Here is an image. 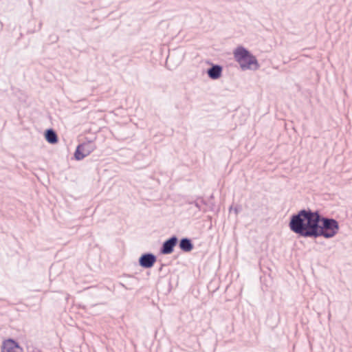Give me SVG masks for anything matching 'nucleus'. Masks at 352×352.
<instances>
[{"instance_id": "nucleus-6", "label": "nucleus", "mask_w": 352, "mask_h": 352, "mask_svg": "<svg viewBox=\"0 0 352 352\" xmlns=\"http://www.w3.org/2000/svg\"><path fill=\"white\" fill-rule=\"evenodd\" d=\"M1 352H23V349L16 340L8 338L3 341Z\"/></svg>"}, {"instance_id": "nucleus-5", "label": "nucleus", "mask_w": 352, "mask_h": 352, "mask_svg": "<svg viewBox=\"0 0 352 352\" xmlns=\"http://www.w3.org/2000/svg\"><path fill=\"white\" fill-rule=\"evenodd\" d=\"M177 243L178 237L175 234L172 235L162 243L160 248V253L164 255L173 253Z\"/></svg>"}, {"instance_id": "nucleus-4", "label": "nucleus", "mask_w": 352, "mask_h": 352, "mask_svg": "<svg viewBox=\"0 0 352 352\" xmlns=\"http://www.w3.org/2000/svg\"><path fill=\"white\" fill-rule=\"evenodd\" d=\"M157 261V256L150 252H144L138 258V264L143 269H151Z\"/></svg>"}, {"instance_id": "nucleus-8", "label": "nucleus", "mask_w": 352, "mask_h": 352, "mask_svg": "<svg viewBox=\"0 0 352 352\" xmlns=\"http://www.w3.org/2000/svg\"><path fill=\"white\" fill-rule=\"evenodd\" d=\"M178 246L183 252H190L194 249V244L191 239L182 237L178 239Z\"/></svg>"}, {"instance_id": "nucleus-11", "label": "nucleus", "mask_w": 352, "mask_h": 352, "mask_svg": "<svg viewBox=\"0 0 352 352\" xmlns=\"http://www.w3.org/2000/svg\"><path fill=\"white\" fill-rule=\"evenodd\" d=\"M232 210H234L236 215H237L239 212L242 211V207L240 205H236L234 208L231 206L229 208V211L231 212Z\"/></svg>"}, {"instance_id": "nucleus-13", "label": "nucleus", "mask_w": 352, "mask_h": 352, "mask_svg": "<svg viewBox=\"0 0 352 352\" xmlns=\"http://www.w3.org/2000/svg\"><path fill=\"white\" fill-rule=\"evenodd\" d=\"M198 199H200V203H201L202 204H204V205L207 204L206 201L203 198L199 197V198H198Z\"/></svg>"}, {"instance_id": "nucleus-2", "label": "nucleus", "mask_w": 352, "mask_h": 352, "mask_svg": "<svg viewBox=\"0 0 352 352\" xmlns=\"http://www.w3.org/2000/svg\"><path fill=\"white\" fill-rule=\"evenodd\" d=\"M234 58L241 70L256 71L259 69L258 60L249 50L242 45L237 46L233 51Z\"/></svg>"}, {"instance_id": "nucleus-9", "label": "nucleus", "mask_w": 352, "mask_h": 352, "mask_svg": "<svg viewBox=\"0 0 352 352\" xmlns=\"http://www.w3.org/2000/svg\"><path fill=\"white\" fill-rule=\"evenodd\" d=\"M44 136L45 140L51 144H55L58 142V135L52 128L47 129L44 132Z\"/></svg>"}, {"instance_id": "nucleus-10", "label": "nucleus", "mask_w": 352, "mask_h": 352, "mask_svg": "<svg viewBox=\"0 0 352 352\" xmlns=\"http://www.w3.org/2000/svg\"><path fill=\"white\" fill-rule=\"evenodd\" d=\"M125 276L131 278L132 280L127 283L126 284L120 283V285L124 287L125 289L131 290L134 288V286L138 285V278L135 277L134 276L129 274H124Z\"/></svg>"}, {"instance_id": "nucleus-1", "label": "nucleus", "mask_w": 352, "mask_h": 352, "mask_svg": "<svg viewBox=\"0 0 352 352\" xmlns=\"http://www.w3.org/2000/svg\"><path fill=\"white\" fill-rule=\"evenodd\" d=\"M289 230L299 237L313 239L319 237L331 239L339 232L337 220L324 216L319 210L304 208L289 217Z\"/></svg>"}, {"instance_id": "nucleus-7", "label": "nucleus", "mask_w": 352, "mask_h": 352, "mask_svg": "<svg viewBox=\"0 0 352 352\" xmlns=\"http://www.w3.org/2000/svg\"><path fill=\"white\" fill-rule=\"evenodd\" d=\"M223 69L221 65L211 63L206 72L211 80H218L222 76Z\"/></svg>"}, {"instance_id": "nucleus-12", "label": "nucleus", "mask_w": 352, "mask_h": 352, "mask_svg": "<svg viewBox=\"0 0 352 352\" xmlns=\"http://www.w3.org/2000/svg\"><path fill=\"white\" fill-rule=\"evenodd\" d=\"M190 204H194L195 206L199 209V210H202L201 207V205H200V203L197 200L191 201V202H190Z\"/></svg>"}, {"instance_id": "nucleus-3", "label": "nucleus", "mask_w": 352, "mask_h": 352, "mask_svg": "<svg viewBox=\"0 0 352 352\" xmlns=\"http://www.w3.org/2000/svg\"><path fill=\"white\" fill-rule=\"evenodd\" d=\"M96 148L95 142L93 140H88L80 143L76 148L74 153V158L77 161L83 160Z\"/></svg>"}]
</instances>
